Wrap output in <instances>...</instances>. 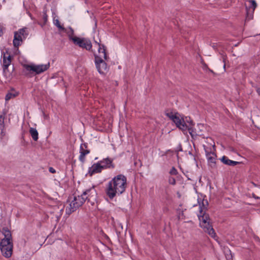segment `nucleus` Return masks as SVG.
<instances>
[{"label": "nucleus", "mask_w": 260, "mask_h": 260, "mask_svg": "<svg viewBox=\"0 0 260 260\" xmlns=\"http://www.w3.org/2000/svg\"><path fill=\"white\" fill-rule=\"evenodd\" d=\"M126 186V177L123 174L118 175L108 182L106 188V194L110 199L112 200L116 196L123 193L125 191Z\"/></svg>", "instance_id": "nucleus-1"}, {"label": "nucleus", "mask_w": 260, "mask_h": 260, "mask_svg": "<svg viewBox=\"0 0 260 260\" xmlns=\"http://www.w3.org/2000/svg\"><path fill=\"white\" fill-rule=\"evenodd\" d=\"M4 238L0 242V249L4 256L10 257L12 254L13 243L12 235L8 228H3L2 231Z\"/></svg>", "instance_id": "nucleus-2"}, {"label": "nucleus", "mask_w": 260, "mask_h": 260, "mask_svg": "<svg viewBox=\"0 0 260 260\" xmlns=\"http://www.w3.org/2000/svg\"><path fill=\"white\" fill-rule=\"evenodd\" d=\"M85 201L83 194L80 196H74L73 197L72 196L69 197L67 202H70V204L69 207H67L66 209V214L70 215L73 212L76 211Z\"/></svg>", "instance_id": "nucleus-3"}, {"label": "nucleus", "mask_w": 260, "mask_h": 260, "mask_svg": "<svg viewBox=\"0 0 260 260\" xmlns=\"http://www.w3.org/2000/svg\"><path fill=\"white\" fill-rule=\"evenodd\" d=\"M23 66L24 68L23 71L24 75L28 76L31 73V72H35L36 74H39L46 71L49 69L50 63H48L45 64L39 65L24 64Z\"/></svg>", "instance_id": "nucleus-4"}, {"label": "nucleus", "mask_w": 260, "mask_h": 260, "mask_svg": "<svg viewBox=\"0 0 260 260\" xmlns=\"http://www.w3.org/2000/svg\"><path fill=\"white\" fill-rule=\"evenodd\" d=\"M28 35L27 28L26 27L21 28L18 31L15 32L13 41L14 46L18 47L20 46L23 39H25Z\"/></svg>", "instance_id": "nucleus-5"}, {"label": "nucleus", "mask_w": 260, "mask_h": 260, "mask_svg": "<svg viewBox=\"0 0 260 260\" xmlns=\"http://www.w3.org/2000/svg\"><path fill=\"white\" fill-rule=\"evenodd\" d=\"M74 44L80 48L92 51V43L91 41L86 38H76L73 39Z\"/></svg>", "instance_id": "nucleus-6"}, {"label": "nucleus", "mask_w": 260, "mask_h": 260, "mask_svg": "<svg viewBox=\"0 0 260 260\" xmlns=\"http://www.w3.org/2000/svg\"><path fill=\"white\" fill-rule=\"evenodd\" d=\"M204 200L202 202V206H200V214H198V217L200 220V225L201 226H204V224H206L207 221H211L209 215L205 212L206 209V205H208V203L207 201H205L206 205L204 203Z\"/></svg>", "instance_id": "nucleus-7"}, {"label": "nucleus", "mask_w": 260, "mask_h": 260, "mask_svg": "<svg viewBox=\"0 0 260 260\" xmlns=\"http://www.w3.org/2000/svg\"><path fill=\"white\" fill-rule=\"evenodd\" d=\"M82 194L85 201L87 200L88 202H91L92 204H93L97 200L98 193L94 186L85 190Z\"/></svg>", "instance_id": "nucleus-8"}, {"label": "nucleus", "mask_w": 260, "mask_h": 260, "mask_svg": "<svg viewBox=\"0 0 260 260\" xmlns=\"http://www.w3.org/2000/svg\"><path fill=\"white\" fill-rule=\"evenodd\" d=\"M106 60L104 58L95 56V59H94L95 66L99 73L101 74H104L108 71V66L106 62Z\"/></svg>", "instance_id": "nucleus-9"}, {"label": "nucleus", "mask_w": 260, "mask_h": 260, "mask_svg": "<svg viewBox=\"0 0 260 260\" xmlns=\"http://www.w3.org/2000/svg\"><path fill=\"white\" fill-rule=\"evenodd\" d=\"M172 120L175 123L177 127L182 131H186L188 129L189 131L191 129L190 126L192 125V121H190V122L189 123V124H187L185 122L183 119L180 118V117L177 116V115H176V116H174V117Z\"/></svg>", "instance_id": "nucleus-10"}, {"label": "nucleus", "mask_w": 260, "mask_h": 260, "mask_svg": "<svg viewBox=\"0 0 260 260\" xmlns=\"http://www.w3.org/2000/svg\"><path fill=\"white\" fill-rule=\"evenodd\" d=\"M12 57L9 54L8 52L4 53L3 56V72L5 75L10 76L11 74L8 70V67L12 62Z\"/></svg>", "instance_id": "nucleus-11"}, {"label": "nucleus", "mask_w": 260, "mask_h": 260, "mask_svg": "<svg viewBox=\"0 0 260 260\" xmlns=\"http://www.w3.org/2000/svg\"><path fill=\"white\" fill-rule=\"evenodd\" d=\"M204 149L205 150L206 155L208 160V164L210 167L211 168H215L216 167V155L214 152L209 151L204 145Z\"/></svg>", "instance_id": "nucleus-12"}, {"label": "nucleus", "mask_w": 260, "mask_h": 260, "mask_svg": "<svg viewBox=\"0 0 260 260\" xmlns=\"http://www.w3.org/2000/svg\"><path fill=\"white\" fill-rule=\"evenodd\" d=\"M90 152V150L88 148L87 143H82L80 146V155L79 156V161L83 164L84 163L85 161V156L86 155L89 154Z\"/></svg>", "instance_id": "nucleus-13"}, {"label": "nucleus", "mask_w": 260, "mask_h": 260, "mask_svg": "<svg viewBox=\"0 0 260 260\" xmlns=\"http://www.w3.org/2000/svg\"><path fill=\"white\" fill-rule=\"evenodd\" d=\"M113 159L112 158L107 157L103 158V159L99 161V163L100 164L101 167H102V170L106 169H113L115 168V165L113 162Z\"/></svg>", "instance_id": "nucleus-14"}, {"label": "nucleus", "mask_w": 260, "mask_h": 260, "mask_svg": "<svg viewBox=\"0 0 260 260\" xmlns=\"http://www.w3.org/2000/svg\"><path fill=\"white\" fill-rule=\"evenodd\" d=\"M102 167L99 162L93 164L91 167L88 168V173L90 176L94 174L100 173L102 172Z\"/></svg>", "instance_id": "nucleus-15"}, {"label": "nucleus", "mask_w": 260, "mask_h": 260, "mask_svg": "<svg viewBox=\"0 0 260 260\" xmlns=\"http://www.w3.org/2000/svg\"><path fill=\"white\" fill-rule=\"evenodd\" d=\"M96 55L104 58L105 60H108L109 59V57L106 53V47L104 45H99V47H98V53H94V59H95Z\"/></svg>", "instance_id": "nucleus-16"}, {"label": "nucleus", "mask_w": 260, "mask_h": 260, "mask_svg": "<svg viewBox=\"0 0 260 260\" xmlns=\"http://www.w3.org/2000/svg\"><path fill=\"white\" fill-rule=\"evenodd\" d=\"M204 226H201L202 228L204 231L207 233L212 238H215L216 235L214 230L211 223V221H207L206 224H204Z\"/></svg>", "instance_id": "nucleus-17"}, {"label": "nucleus", "mask_w": 260, "mask_h": 260, "mask_svg": "<svg viewBox=\"0 0 260 260\" xmlns=\"http://www.w3.org/2000/svg\"><path fill=\"white\" fill-rule=\"evenodd\" d=\"M220 160L223 164L229 166H235L238 164H241V162L231 160L225 155L223 156L221 158H220Z\"/></svg>", "instance_id": "nucleus-18"}, {"label": "nucleus", "mask_w": 260, "mask_h": 260, "mask_svg": "<svg viewBox=\"0 0 260 260\" xmlns=\"http://www.w3.org/2000/svg\"><path fill=\"white\" fill-rule=\"evenodd\" d=\"M13 92H8L5 96L6 101H8L11 99L14 98L17 96L18 93L16 92L13 89L12 90Z\"/></svg>", "instance_id": "nucleus-19"}, {"label": "nucleus", "mask_w": 260, "mask_h": 260, "mask_svg": "<svg viewBox=\"0 0 260 260\" xmlns=\"http://www.w3.org/2000/svg\"><path fill=\"white\" fill-rule=\"evenodd\" d=\"M29 133L34 141H37L38 140V132L36 128L30 127Z\"/></svg>", "instance_id": "nucleus-20"}, {"label": "nucleus", "mask_w": 260, "mask_h": 260, "mask_svg": "<svg viewBox=\"0 0 260 260\" xmlns=\"http://www.w3.org/2000/svg\"><path fill=\"white\" fill-rule=\"evenodd\" d=\"M69 31H67V33L68 34L70 40L73 41V39L78 38V37L74 36V29L71 27H69Z\"/></svg>", "instance_id": "nucleus-21"}, {"label": "nucleus", "mask_w": 260, "mask_h": 260, "mask_svg": "<svg viewBox=\"0 0 260 260\" xmlns=\"http://www.w3.org/2000/svg\"><path fill=\"white\" fill-rule=\"evenodd\" d=\"M249 3H250V5L248 7H246V8L250 9L252 11V12L254 11L255 9L257 6L256 2L254 0H250L249 1Z\"/></svg>", "instance_id": "nucleus-22"}, {"label": "nucleus", "mask_w": 260, "mask_h": 260, "mask_svg": "<svg viewBox=\"0 0 260 260\" xmlns=\"http://www.w3.org/2000/svg\"><path fill=\"white\" fill-rule=\"evenodd\" d=\"M246 20H250L253 18L254 11L250 10V9L246 8Z\"/></svg>", "instance_id": "nucleus-23"}, {"label": "nucleus", "mask_w": 260, "mask_h": 260, "mask_svg": "<svg viewBox=\"0 0 260 260\" xmlns=\"http://www.w3.org/2000/svg\"><path fill=\"white\" fill-rule=\"evenodd\" d=\"M54 23L55 25L57 26L60 30L66 32V28L60 24V22L58 19L55 20Z\"/></svg>", "instance_id": "nucleus-24"}, {"label": "nucleus", "mask_w": 260, "mask_h": 260, "mask_svg": "<svg viewBox=\"0 0 260 260\" xmlns=\"http://www.w3.org/2000/svg\"><path fill=\"white\" fill-rule=\"evenodd\" d=\"M5 114L0 115V127L5 126Z\"/></svg>", "instance_id": "nucleus-25"}, {"label": "nucleus", "mask_w": 260, "mask_h": 260, "mask_svg": "<svg viewBox=\"0 0 260 260\" xmlns=\"http://www.w3.org/2000/svg\"><path fill=\"white\" fill-rule=\"evenodd\" d=\"M169 173L171 175H177L178 174V172L177 169L174 167H173L171 168V169L170 170Z\"/></svg>", "instance_id": "nucleus-26"}, {"label": "nucleus", "mask_w": 260, "mask_h": 260, "mask_svg": "<svg viewBox=\"0 0 260 260\" xmlns=\"http://www.w3.org/2000/svg\"><path fill=\"white\" fill-rule=\"evenodd\" d=\"M168 182L170 184L174 185L176 184V180L174 177H169L168 179Z\"/></svg>", "instance_id": "nucleus-27"}, {"label": "nucleus", "mask_w": 260, "mask_h": 260, "mask_svg": "<svg viewBox=\"0 0 260 260\" xmlns=\"http://www.w3.org/2000/svg\"><path fill=\"white\" fill-rule=\"evenodd\" d=\"M178 114V113H176L175 114H174L172 112H169L166 114V116L170 118L171 120L173 119L174 116H176Z\"/></svg>", "instance_id": "nucleus-28"}, {"label": "nucleus", "mask_w": 260, "mask_h": 260, "mask_svg": "<svg viewBox=\"0 0 260 260\" xmlns=\"http://www.w3.org/2000/svg\"><path fill=\"white\" fill-rule=\"evenodd\" d=\"M47 17L48 16L47 15L46 11H44L43 12V19L45 23H46L47 21Z\"/></svg>", "instance_id": "nucleus-29"}, {"label": "nucleus", "mask_w": 260, "mask_h": 260, "mask_svg": "<svg viewBox=\"0 0 260 260\" xmlns=\"http://www.w3.org/2000/svg\"><path fill=\"white\" fill-rule=\"evenodd\" d=\"M0 134L2 137H4L6 135L5 126L3 127H0Z\"/></svg>", "instance_id": "nucleus-30"}, {"label": "nucleus", "mask_w": 260, "mask_h": 260, "mask_svg": "<svg viewBox=\"0 0 260 260\" xmlns=\"http://www.w3.org/2000/svg\"><path fill=\"white\" fill-rule=\"evenodd\" d=\"M209 68H208L207 64L205 62L203 63V69L206 71H207Z\"/></svg>", "instance_id": "nucleus-31"}, {"label": "nucleus", "mask_w": 260, "mask_h": 260, "mask_svg": "<svg viewBox=\"0 0 260 260\" xmlns=\"http://www.w3.org/2000/svg\"><path fill=\"white\" fill-rule=\"evenodd\" d=\"M49 171L51 173H55L56 172L55 170L52 167H50L49 168Z\"/></svg>", "instance_id": "nucleus-32"}, {"label": "nucleus", "mask_w": 260, "mask_h": 260, "mask_svg": "<svg viewBox=\"0 0 260 260\" xmlns=\"http://www.w3.org/2000/svg\"><path fill=\"white\" fill-rule=\"evenodd\" d=\"M225 60H226V57L223 56V62L224 63L223 68H224V71L225 70Z\"/></svg>", "instance_id": "nucleus-33"}, {"label": "nucleus", "mask_w": 260, "mask_h": 260, "mask_svg": "<svg viewBox=\"0 0 260 260\" xmlns=\"http://www.w3.org/2000/svg\"><path fill=\"white\" fill-rule=\"evenodd\" d=\"M101 41L100 39H99V42L97 41L94 40V43L95 44H96L98 46V47H99V45H102V44H101Z\"/></svg>", "instance_id": "nucleus-34"}, {"label": "nucleus", "mask_w": 260, "mask_h": 260, "mask_svg": "<svg viewBox=\"0 0 260 260\" xmlns=\"http://www.w3.org/2000/svg\"><path fill=\"white\" fill-rule=\"evenodd\" d=\"M211 73H212L214 75H215V73L213 72V70H211L210 69H209L207 71Z\"/></svg>", "instance_id": "nucleus-35"}, {"label": "nucleus", "mask_w": 260, "mask_h": 260, "mask_svg": "<svg viewBox=\"0 0 260 260\" xmlns=\"http://www.w3.org/2000/svg\"><path fill=\"white\" fill-rule=\"evenodd\" d=\"M256 91L259 95H260V87H258L256 89Z\"/></svg>", "instance_id": "nucleus-36"}, {"label": "nucleus", "mask_w": 260, "mask_h": 260, "mask_svg": "<svg viewBox=\"0 0 260 260\" xmlns=\"http://www.w3.org/2000/svg\"><path fill=\"white\" fill-rule=\"evenodd\" d=\"M3 30L0 27V37H1L3 35Z\"/></svg>", "instance_id": "nucleus-37"}, {"label": "nucleus", "mask_w": 260, "mask_h": 260, "mask_svg": "<svg viewBox=\"0 0 260 260\" xmlns=\"http://www.w3.org/2000/svg\"><path fill=\"white\" fill-rule=\"evenodd\" d=\"M179 150L180 151H182V149L181 145L179 146Z\"/></svg>", "instance_id": "nucleus-38"}, {"label": "nucleus", "mask_w": 260, "mask_h": 260, "mask_svg": "<svg viewBox=\"0 0 260 260\" xmlns=\"http://www.w3.org/2000/svg\"><path fill=\"white\" fill-rule=\"evenodd\" d=\"M253 197L255 199H258V197H256L254 194H253Z\"/></svg>", "instance_id": "nucleus-39"}, {"label": "nucleus", "mask_w": 260, "mask_h": 260, "mask_svg": "<svg viewBox=\"0 0 260 260\" xmlns=\"http://www.w3.org/2000/svg\"><path fill=\"white\" fill-rule=\"evenodd\" d=\"M44 117H45V118H48V116H47V115H45V114H44Z\"/></svg>", "instance_id": "nucleus-40"}, {"label": "nucleus", "mask_w": 260, "mask_h": 260, "mask_svg": "<svg viewBox=\"0 0 260 260\" xmlns=\"http://www.w3.org/2000/svg\"><path fill=\"white\" fill-rule=\"evenodd\" d=\"M189 154L192 155V154L191 153V152H189Z\"/></svg>", "instance_id": "nucleus-41"}, {"label": "nucleus", "mask_w": 260, "mask_h": 260, "mask_svg": "<svg viewBox=\"0 0 260 260\" xmlns=\"http://www.w3.org/2000/svg\"><path fill=\"white\" fill-rule=\"evenodd\" d=\"M14 67L13 66L12 71H14Z\"/></svg>", "instance_id": "nucleus-42"}, {"label": "nucleus", "mask_w": 260, "mask_h": 260, "mask_svg": "<svg viewBox=\"0 0 260 260\" xmlns=\"http://www.w3.org/2000/svg\"><path fill=\"white\" fill-rule=\"evenodd\" d=\"M252 183L253 184V185L256 186V184L255 183Z\"/></svg>", "instance_id": "nucleus-43"}]
</instances>
